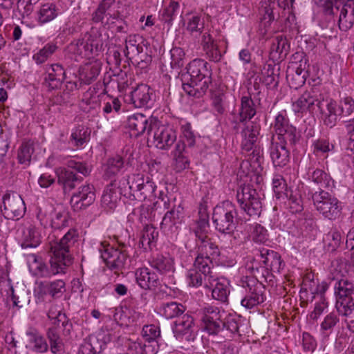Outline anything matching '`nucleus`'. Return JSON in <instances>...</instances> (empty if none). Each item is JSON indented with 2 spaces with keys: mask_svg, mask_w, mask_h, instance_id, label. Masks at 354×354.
Returning <instances> with one entry per match:
<instances>
[{
  "mask_svg": "<svg viewBox=\"0 0 354 354\" xmlns=\"http://www.w3.org/2000/svg\"><path fill=\"white\" fill-rule=\"evenodd\" d=\"M187 72L181 75L182 86L189 96L203 97L212 84V71L209 64L202 59H195L186 67Z\"/></svg>",
  "mask_w": 354,
  "mask_h": 354,
  "instance_id": "f257e3e1",
  "label": "nucleus"
},
{
  "mask_svg": "<svg viewBox=\"0 0 354 354\" xmlns=\"http://www.w3.org/2000/svg\"><path fill=\"white\" fill-rule=\"evenodd\" d=\"M66 165L67 167H60L55 170L58 184L62 187L64 193L70 192L82 181V177L77 173L87 176L91 172V169L86 163L73 159L68 160Z\"/></svg>",
  "mask_w": 354,
  "mask_h": 354,
  "instance_id": "f03ea898",
  "label": "nucleus"
},
{
  "mask_svg": "<svg viewBox=\"0 0 354 354\" xmlns=\"http://www.w3.org/2000/svg\"><path fill=\"white\" fill-rule=\"evenodd\" d=\"M196 143V136L191 124L187 123L182 126V136L177 140L174 149L171 151L174 169L180 172L189 167V160L187 157V148L193 147Z\"/></svg>",
  "mask_w": 354,
  "mask_h": 354,
  "instance_id": "7ed1b4c3",
  "label": "nucleus"
},
{
  "mask_svg": "<svg viewBox=\"0 0 354 354\" xmlns=\"http://www.w3.org/2000/svg\"><path fill=\"white\" fill-rule=\"evenodd\" d=\"M236 216L235 205L230 201H225L214 208L212 220L216 230L232 236L236 228Z\"/></svg>",
  "mask_w": 354,
  "mask_h": 354,
  "instance_id": "20e7f679",
  "label": "nucleus"
},
{
  "mask_svg": "<svg viewBox=\"0 0 354 354\" xmlns=\"http://www.w3.org/2000/svg\"><path fill=\"white\" fill-rule=\"evenodd\" d=\"M37 218L44 227L50 225L54 230H62L69 225L70 213L64 207H53L50 205L44 203L37 207Z\"/></svg>",
  "mask_w": 354,
  "mask_h": 354,
  "instance_id": "39448f33",
  "label": "nucleus"
},
{
  "mask_svg": "<svg viewBox=\"0 0 354 354\" xmlns=\"http://www.w3.org/2000/svg\"><path fill=\"white\" fill-rule=\"evenodd\" d=\"M197 256L195 258L194 266L199 270H202L208 280L212 278L209 275L210 268H213V261L220 255V250L209 238L196 242Z\"/></svg>",
  "mask_w": 354,
  "mask_h": 354,
  "instance_id": "423d86ee",
  "label": "nucleus"
},
{
  "mask_svg": "<svg viewBox=\"0 0 354 354\" xmlns=\"http://www.w3.org/2000/svg\"><path fill=\"white\" fill-rule=\"evenodd\" d=\"M148 135L153 138L155 146L161 150L169 149L177 142V131L173 126L153 118H150Z\"/></svg>",
  "mask_w": 354,
  "mask_h": 354,
  "instance_id": "0eeeda50",
  "label": "nucleus"
},
{
  "mask_svg": "<svg viewBox=\"0 0 354 354\" xmlns=\"http://www.w3.org/2000/svg\"><path fill=\"white\" fill-rule=\"evenodd\" d=\"M311 198L316 209L328 220L337 218L342 211L339 201L327 191H311Z\"/></svg>",
  "mask_w": 354,
  "mask_h": 354,
  "instance_id": "6e6552de",
  "label": "nucleus"
},
{
  "mask_svg": "<svg viewBox=\"0 0 354 354\" xmlns=\"http://www.w3.org/2000/svg\"><path fill=\"white\" fill-rule=\"evenodd\" d=\"M261 126L254 122L248 123L245 127L241 131L243 138L242 149L249 152V158L251 162L260 163L263 158V150L257 144L260 134Z\"/></svg>",
  "mask_w": 354,
  "mask_h": 354,
  "instance_id": "1a4fd4ad",
  "label": "nucleus"
},
{
  "mask_svg": "<svg viewBox=\"0 0 354 354\" xmlns=\"http://www.w3.org/2000/svg\"><path fill=\"white\" fill-rule=\"evenodd\" d=\"M78 233L74 228L70 229L59 241L49 239V253H53L62 261V265L68 267L73 263L69 249L77 241Z\"/></svg>",
  "mask_w": 354,
  "mask_h": 354,
  "instance_id": "9d476101",
  "label": "nucleus"
},
{
  "mask_svg": "<svg viewBox=\"0 0 354 354\" xmlns=\"http://www.w3.org/2000/svg\"><path fill=\"white\" fill-rule=\"evenodd\" d=\"M50 268L35 254L28 255L29 270L32 275L38 277H50L59 273H65L67 268L62 265V261L53 253H50Z\"/></svg>",
  "mask_w": 354,
  "mask_h": 354,
  "instance_id": "9b49d317",
  "label": "nucleus"
},
{
  "mask_svg": "<svg viewBox=\"0 0 354 354\" xmlns=\"http://www.w3.org/2000/svg\"><path fill=\"white\" fill-rule=\"evenodd\" d=\"M119 248H115L109 245L100 243L98 250L101 257L106 263L107 267L113 270H122L129 257L128 248L130 247L124 243L119 242Z\"/></svg>",
  "mask_w": 354,
  "mask_h": 354,
  "instance_id": "f8f14e48",
  "label": "nucleus"
},
{
  "mask_svg": "<svg viewBox=\"0 0 354 354\" xmlns=\"http://www.w3.org/2000/svg\"><path fill=\"white\" fill-rule=\"evenodd\" d=\"M236 198L240 207L250 216H259L262 203L259 194L250 185L240 187L236 192Z\"/></svg>",
  "mask_w": 354,
  "mask_h": 354,
  "instance_id": "ddd939ff",
  "label": "nucleus"
},
{
  "mask_svg": "<svg viewBox=\"0 0 354 354\" xmlns=\"http://www.w3.org/2000/svg\"><path fill=\"white\" fill-rule=\"evenodd\" d=\"M241 286L245 289V295L241 299V304L247 309L263 304L266 299V287L262 281L255 279H242Z\"/></svg>",
  "mask_w": 354,
  "mask_h": 354,
  "instance_id": "4468645a",
  "label": "nucleus"
},
{
  "mask_svg": "<svg viewBox=\"0 0 354 354\" xmlns=\"http://www.w3.org/2000/svg\"><path fill=\"white\" fill-rule=\"evenodd\" d=\"M97 32L91 31L86 33L82 39L71 42L68 46L69 51L81 57H90L94 53L100 50L102 42Z\"/></svg>",
  "mask_w": 354,
  "mask_h": 354,
  "instance_id": "2eb2a0df",
  "label": "nucleus"
},
{
  "mask_svg": "<svg viewBox=\"0 0 354 354\" xmlns=\"http://www.w3.org/2000/svg\"><path fill=\"white\" fill-rule=\"evenodd\" d=\"M132 185L134 189L132 201H150L156 196V185L149 177H145L142 174L132 175Z\"/></svg>",
  "mask_w": 354,
  "mask_h": 354,
  "instance_id": "dca6fc26",
  "label": "nucleus"
},
{
  "mask_svg": "<svg viewBox=\"0 0 354 354\" xmlns=\"http://www.w3.org/2000/svg\"><path fill=\"white\" fill-rule=\"evenodd\" d=\"M201 321L205 331L209 335H218L223 330V312L216 306L207 305L201 309Z\"/></svg>",
  "mask_w": 354,
  "mask_h": 354,
  "instance_id": "f3484780",
  "label": "nucleus"
},
{
  "mask_svg": "<svg viewBox=\"0 0 354 354\" xmlns=\"http://www.w3.org/2000/svg\"><path fill=\"white\" fill-rule=\"evenodd\" d=\"M324 95L317 87H313L305 91L293 104L292 108L295 113L317 111Z\"/></svg>",
  "mask_w": 354,
  "mask_h": 354,
  "instance_id": "a211bd4d",
  "label": "nucleus"
},
{
  "mask_svg": "<svg viewBox=\"0 0 354 354\" xmlns=\"http://www.w3.org/2000/svg\"><path fill=\"white\" fill-rule=\"evenodd\" d=\"M3 209L1 210L7 219L19 220L25 214L26 206L20 195L17 193H6L2 198Z\"/></svg>",
  "mask_w": 354,
  "mask_h": 354,
  "instance_id": "6ab92c4d",
  "label": "nucleus"
},
{
  "mask_svg": "<svg viewBox=\"0 0 354 354\" xmlns=\"http://www.w3.org/2000/svg\"><path fill=\"white\" fill-rule=\"evenodd\" d=\"M66 283L63 280L43 281L37 283L34 289L36 301H42L46 295L52 298H59L65 292Z\"/></svg>",
  "mask_w": 354,
  "mask_h": 354,
  "instance_id": "aec40b11",
  "label": "nucleus"
},
{
  "mask_svg": "<svg viewBox=\"0 0 354 354\" xmlns=\"http://www.w3.org/2000/svg\"><path fill=\"white\" fill-rule=\"evenodd\" d=\"M183 217V207L180 205L177 207L174 205L171 209L165 214L160 223L161 230L167 236L176 234Z\"/></svg>",
  "mask_w": 354,
  "mask_h": 354,
  "instance_id": "412c9836",
  "label": "nucleus"
},
{
  "mask_svg": "<svg viewBox=\"0 0 354 354\" xmlns=\"http://www.w3.org/2000/svg\"><path fill=\"white\" fill-rule=\"evenodd\" d=\"M131 100L136 108L151 109L156 102L154 90L147 84H139L131 91Z\"/></svg>",
  "mask_w": 354,
  "mask_h": 354,
  "instance_id": "4be33fe9",
  "label": "nucleus"
},
{
  "mask_svg": "<svg viewBox=\"0 0 354 354\" xmlns=\"http://www.w3.org/2000/svg\"><path fill=\"white\" fill-rule=\"evenodd\" d=\"M317 111L322 114L324 124L330 128L335 126L338 117L342 115L337 102L330 98L325 97V96L321 101Z\"/></svg>",
  "mask_w": 354,
  "mask_h": 354,
  "instance_id": "5701e85b",
  "label": "nucleus"
},
{
  "mask_svg": "<svg viewBox=\"0 0 354 354\" xmlns=\"http://www.w3.org/2000/svg\"><path fill=\"white\" fill-rule=\"evenodd\" d=\"M66 79V72L59 64H53L46 67L43 84L48 90L59 88Z\"/></svg>",
  "mask_w": 354,
  "mask_h": 354,
  "instance_id": "b1692460",
  "label": "nucleus"
},
{
  "mask_svg": "<svg viewBox=\"0 0 354 354\" xmlns=\"http://www.w3.org/2000/svg\"><path fill=\"white\" fill-rule=\"evenodd\" d=\"M95 199L94 187L91 185H82L71 198V205L75 209H81L91 205Z\"/></svg>",
  "mask_w": 354,
  "mask_h": 354,
  "instance_id": "393cba45",
  "label": "nucleus"
},
{
  "mask_svg": "<svg viewBox=\"0 0 354 354\" xmlns=\"http://www.w3.org/2000/svg\"><path fill=\"white\" fill-rule=\"evenodd\" d=\"M262 82L268 88L275 89L279 83L280 67L272 59L266 62L261 70Z\"/></svg>",
  "mask_w": 354,
  "mask_h": 354,
  "instance_id": "a878e982",
  "label": "nucleus"
},
{
  "mask_svg": "<svg viewBox=\"0 0 354 354\" xmlns=\"http://www.w3.org/2000/svg\"><path fill=\"white\" fill-rule=\"evenodd\" d=\"M339 6L338 24L339 29L346 31L351 28L354 24V1L348 0L345 3L342 0Z\"/></svg>",
  "mask_w": 354,
  "mask_h": 354,
  "instance_id": "bb28decb",
  "label": "nucleus"
},
{
  "mask_svg": "<svg viewBox=\"0 0 354 354\" xmlns=\"http://www.w3.org/2000/svg\"><path fill=\"white\" fill-rule=\"evenodd\" d=\"M290 44L286 37L281 35L274 37L272 40L270 50V59L272 61L284 59L289 53Z\"/></svg>",
  "mask_w": 354,
  "mask_h": 354,
  "instance_id": "cd10ccee",
  "label": "nucleus"
},
{
  "mask_svg": "<svg viewBox=\"0 0 354 354\" xmlns=\"http://www.w3.org/2000/svg\"><path fill=\"white\" fill-rule=\"evenodd\" d=\"M274 135L272 138L270 155L274 167H284L290 160V152L286 145L274 142Z\"/></svg>",
  "mask_w": 354,
  "mask_h": 354,
  "instance_id": "c85d7f7f",
  "label": "nucleus"
},
{
  "mask_svg": "<svg viewBox=\"0 0 354 354\" xmlns=\"http://www.w3.org/2000/svg\"><path fill=\"white\" fill-rule=\"evenodd\" d=\"M135 277L138 286L145 290L155 289L160 285L157 274L151 272L148 268H138L135 272Z\"/></svg>",
  "mask_w": 354,
  "mask_h": 354,
  "instance_id": "c756f323",
  "label": "nucleus"
},
{
  "mask_svg": "<svg viewBox=\"0 0 354 354\" xmlns=\"http://www.w3.org/2000/svg\"><path fill=\"white\" fill-rule=\"evenodd\" d=\"M150 119L142 113H136L129 116L127 127L130 131L131 136L138 137L146 131H148Z\"/></svg>",
  "mask_w": 354,
  "mask_h": 354,
  "instance_id": "7c9ffc66",
  "label": "nucleus"
},
{
  "mask_svg": "<svg viewBox=\"0 0 354 354\" xmlns=\"http://www.w3.org/2000/svg\"><path fill=\"white\" fill-rule=\"evenodd\" d=\"M127 150L125 153L124 151L122 155H116L107 160L105 174L107 176L111 177L118 174L125 165L131 164V158L132 153Z\"/></svg>",
  "mask_w": 354,
  "mask_h": 354,
  "instance_id": "2f4dec72",
  "label": "nucleus"
},
{
  "mask_svg": "<svg viewBox=\"0 0 354 354\" xmlns=\"http://www.w3.org/2000/svg\"><path fill=\"white\" fill-rule=\"evenodd\" d=\"M210 276L212 277L209 280L205 278V274L202 270H199L195 267L194 269H190L187 271L186 274L187 283L189 286L199 287L204 284L206 288H211L213 286V283L216 281V276L213 274L212 268H210Z\"/></svg>",
  "mask_w": 354,
  "mask_h": 354,
  "instance_id": "473e14b6",
  "label": "nucleus"
},
{
  "mask_svg": "<svg viewBox=\"0 0 354 354\" xmlns=\"http://www.w3.org/2000/svg\"><path fill=\"white\" fill-rule=\"evenodd\" d=\"M258 252L263 264L268 267L270 272H279L283 261L278 252L263 247L259 248Z\"/></svg>",
  "mask_w": 354,
  "mask_h": 354,
  "instance_id": "72a5a7b5",
  "label": "nucleus"
},
{
  "mask_svg": "<svg viewBox=\"0 0 354 354\" xmlns=\"http://www.w3.org/2000/svg\"><path fill=\"white\" fill-rule=\"evenodd\" d=\"M307 75V68L296 64H290L286 71L287 81L289 86L294 89H298L305 84Z\"/></svg>",
  "mask_w": 354,
  "mask_h": 354,
  "instance_id": "f704fd0d",
  "label": "nucleus"
},
{
  "mask_svg": "<svg viewBox=\"0 0 354 354\" xmlns=\"http://www.w3.org/2000/svg\"><path fill=\"white\" fill-rule=\"evenodd\" d=\"M151 268L156 270L161 274H167L174 272V260L168 256L161 254L153 255L149 260Z\"/></svg>",
  "mask_w": 354,
  "mask_h": 354,
  "instance_id": "c9c22d12",
  "label": "nucleus"
},
{
  "mask_svg": "<svg viewBox=\"0 0 354 354\" xmlns=\"http://www.w3.org/2000/svg\"><path fill=\"white\" fill-rule=\"evenodd\" d=\"M194 319L188 314H183V316L176 319L172 326V330L176 338L191 334L194 331Z\"/></svg>",
  "mask_w": 354,
  "mask_h": 354,
  "instance_id": "e433bc0d",
  "label": "nucleus"
},
{
  "mask_svg": "<svg viewBox=\"0 0 354 354\" xmlns=\"http://www.w3.org/2000/svg\"><path fill=\"white\" fill-rule=\"evenodd\" d=\"M308 176L310 182L318 187L317 191H325L324 189L330 190L334 187V180L322 169H316L312 172L309 171Z\"/></svg>",
  "mask_w": 354,
  "mask_h": 354,
  "instance_id": "4c0bfd02",
  "label": "nucleus"
},
{
  "mask_svg": "<svg viewBox=\"0 0 354 354\" xmlns=\"http://www.w3.org/2000/svg\"><path fill=\"white\" fill-rule=\"evenodd\" d=\"M101 70V64L95 61L86 63L79 69V79L84 84H90L95 81Z\"/></svg>",
  "mask_w": 354,
  "mask_h": 354,
  "instance_id": "58836bf2",
  "label": "nucleus"
},
{
  "mask_svg": "<svg viewBox=\"0 0 354 354\" xmlns=\"http://www.w3.org/2000/svg\"><path fill=\"white\" fill-rule=\"evenodd\" d=\"M119 200L118 190L113 183H110L106 186L102 196V207L106 211H113L117 207Z\"/></svg>",
  "mask_w": 354,
  "mask_h": 354,
  "instance_id": "ea45409f",
  "label": "nucleus"
},
{
  "mask_svg": "<svg viewBox=\"0 0 354 354\" xmlns=\"http://www.w3.org/2000/svg\"><path fill=\"white\" fill-rule=\"evenodd\" d=\"M257 114L255 104L249 95L242 96L239 110V116L241 122H252L251 120ZM254 122L259 124L257 122Z\"/></svg>",
  "mask_w": 354,
  "mask_h": 354,
  "instance_id": "a19ab883",
  "label": "nucleus"
},
{
  "mask_svg": "<svg viewBox=\"0 0 354 354\" xmlns=\"http://www.w3.org/2000/svg\"><path fill=\"white\" fill-rule=\"evenodd\" d=\"M59 13V9L53 3H46L41 6L37 12V21L44 25L55 19Z\"/></svg>",
  "mask_w": 354,
  "mask_h": 354,
  "instance_id": "79ce46f5",
  "label": "nucleus"
},
{
  "mask_svg": "<svg viewBox=\"0 0 354 354\" xmlns=\"http://www.w3.org/2000/svg\"><path fill=\"white\" fill-rule=\"evenodd\" d=\"M41 243V236L37 229L29 226L23 230L21 246L24 249L35 248Z\"/></svg>",
  "mask_w": 354,
  "mask_h": 354,
  "instance_id": "37998d69",
  "label": "nucleus"
},
{
  "mask_svg": "<svg viewBox=\"0 0 354 354\" xmlns=\"http://www.w3.org/2000/svg\"><path fill=\"white\" fill-rule=\"evenodd\" d=\"M212 290V296L214 299L221 302H227L230 294L229 283L224 279H218L216 277V281L213 283V286L209 288Z\"/></svg>",
  "mask_w": 354,
  "mask_h": 354,
  "instance_id": "c03bdc74",
  "label": "nucleus"
},
{
  "mask_svg": "<svg viewBox=\"0 0 354 354\" xmlns=\"http://www.w3.org/2000/svg\"><path fill=\"white\" fill-rule=\"evenodd\" d=\"M186 307L180 303L171 301L162 304L159 308L160 314L167 319L178 317L183 315Z\"/></svg>",
  "mask_w": 354,
  "mask_h": 354,
  "instance_id": "a18cd8bd",
  "label": "nucleus"
},
{
  "mask_svg": "<svg viewBox=\"0 0 354 354\" xmlns=\"http://www.w3.org/2000/svg\"><path fill=\"white\" fill-rule=\"evenodd\" d=\"M248 270L250 271L252 277H245L243 279H255L258 281L267 282L268 280L271 281L270 278L272 277L271 272L268 268L263 266H260L259 263L254 261L248 265Z\"/></svg>",
  "mask_w": 354,
  "mask_h": 354,
  "instance_id": "49530a36",
  "label": "nucleus"
},
{
  "mask_svg": "<svg viewBox=\"0 0 354 354\" xmlns=\"http://www.w3.org/2000/svg\"><path fill=\"white\" fill-rule=\"evenodd\" d=\"M278 4L276 0H261V6L259 12L262 17V20L265 21L266 26L270 25L274 20V12Z\"/></svg>",
  "mask_w": 354,
  "mask_h": 354,
  "instance_id": "de8ad7c7",
  "label": "nucleus"
},
{
  "mask_svg": "<svg viewBox=\"0 0 354 354\" xmlns=\"http://www.w3.org/2000/svg\"><path fill=\"white\" fill-rule=\"evenodd\" d=\"M142 37L139 35H129L125 39V48L124 53L125 57L129 59L132 55L138 52L142 51Z\"/></svg>",
  "mask_w": 354,
  "mask_h": 354,
  "instance_id": "09e8293b",
  "label": "nucleus"
},
{
  "mask_svg": "<svg viewBox=\"0 0 354 354\" xmlns=\"http://www.w3.org/2000/svg\"><path fill=\"white\" fill-rule=\"evenodd\" d=\"M336 299L354 295V284L347 279H340L334 285Z\"/></svg>",
  "mask_w": 354,
  "mask_h": 354,
  "instance_id": "8fccbe9b",
  "label": "nucleus"
},
{
  "mask_svg": "<svg viewBox=\"0 0 354 354\" xmlns=\"http://www.w3.org/2000/svg\"><path fill=\"white\" fill-rule=\"evenodd\" d=\"M90 134L91 131L88 127L78 126L73 131L70 142L76 147H82L89 140Z\"/></svg>",
  "mask_w": 354,
  "mask_h": 354,
  "instance_id": "3c124183",
  "label": "nucleus"
},
{
  "mask_svg": "<svg viewBox=\"0 0 354 354\" xmlns=\"http://www.w3.org/2000/svg\"><path fill=\"white\" fill-rule=\"evenodd\" d=\"M328 252H335L342 243V233L337 228H332L324 239Z\"/></svg>",
  "mask_w": 354,
  "mask_h": 354,
  "instance_id": "603ef678",
  "label": "nucleus"
},
{
  "mask_svg": "<svg viewBox=\"0 0 354 354\" xmlns=\"http://www.w3.org/2000/svg\"><path fill=\"white\" fill-rule=\"evenodd\" d=\"M158 232L156 229L152 225H146L142 232L140 245H141L142 248L145 250H147V248H151L158 239Z\"/></svg>",
  "mask_w": 354,
  "mask_h": 354,
  "instance_id": "864d4df0",
  "label": "nucleus"
},
{
  "mask_svg": "<svg viewBox=\"0 0 354 354\" xmlns=\"http://www.w3.org/2000/svg\"><path fill=\"white\" fill-rule=\"evenodd\" d=\"M26 335L29 337L30 342L34 344V350L39 353H44L48 351V344L43 336L37 330L30 328L26 331Z\"/></svg>",
  "mask_w": 354,
  "mask_h": 354,
  "instance_id": "5fc2aeb1",
  "label": "nucleus"
},
{
  "mask_svg": "<svg viewBox=\"0 0 354 354\" xmlns=\"http://www.w3.org/2000/svg\"><path fill=\"white\" fill-rule=\"evenodd\" d=\"M34 151L35 149L32 142H23L19 147L17 151V160L19 163L26 166L29 165Z\"/></svg>",
  "mask_w": 354,
  "mask_h": 354,
  "instance_id": "6e6d98bb",
  "label": "nucleus"
},
{
  "mask_svg": "<svg viewBox=\"0 0 354 354\" xmlns=\"http://www.w3.org/2000/svg\"><path fill=\"white\" fill-rule=\"evenodd\" d=\"M335 308L339 315L348 317L354 313V295L337 299Z\"/></svg>",
  "mask_w": 354,
  "mask_h": 354,
  "instance_id": "4d7b16f0",
  "label": "nucleus"
},
{
  "mask_svg": "<svg viewBox=\"0 0 354 354\" xmlns=\"http://www.w3.org/2000/svg\"><path fill=\"white\" fill-rule=\"evenodd\" d=\"M47 337L50 343V351L54 354H59L64 351V344L58 331L55 328H48Z\"/></svg>",
  "mask_w": 354,
  "mask_h": 354,
  "instance_id": "13d9d810",
  "label": "nucleus"
},
{
  "mask_svg": "<svg viewBox=\"0 0 354 354\" xmlns=\"http://www.w3.org/2000/svg\"><path fill=\"white\" fill-rule=\"evenodd\" d=\"M58 47L55 42L47 43L42 48L32 56L33 60L37 64L44 63L57 50Z\"/></svg>",
  "mask_w": 354,
  "mask_h": 354,
  "instance_id": "bf43d9fd",
  "label": "nucleus"
},
{
  "mask_svg": "<svg viewBox=\"0 0 354 354\" xmlns=\"http://www.w3.org/2000/svg\"><path fill=\"white\" fill-rule=\"evenodd\" d=\"M50 319H54V324L59 325L62 322V326L64 328V332L69 334L72 328V324L66 320L65 314H62L56 306H52L47 313Z\"/></svg>",
  "mask_w": 354,
  "mask_h": 354,
  "instance_id": "052dcab7",
  "label": "nucleus"
},
{
  "mask_svg": "<svg viewBox=\"0 0 354 354\" xmlns=\"http://www.w3.org/2000/svg\"><path fill=\"white\" fill-rule=\"evenodd\" d=\"M277 137V140L279 141V143L293 145L296 143L299 138L297 129L294 126H290L288 128L284 129L281 133L275 134Z\"/></svg>",
  "mask_w": 354,
  "mask_h": 354,
  "instance_id": "680f3d73",
  "label": "nucleus"
},
{
  "mask_svg": "<svg viewBox=\"0 0 354 354\" xmlns=\"http://www.w3.org/2000/svg\"><path fill=\"white\" fill-rule=\"evenodd\" d=\"M180 8L179 3L177 1H171L169 4L163 9L160 14V20L165 24H167L169 27L172 26L173 21L178 14V10Z\"/></svg>",
  "mask_w": 354,
  "mask_h": 354,
  "instance_id": "e2e57ef3",
  "label": "nucleus"
},
{
  "mask_svg": "<svg viewBox=\"0 0 354 354\" xmlns=\"http://www.w3.org/2000/svg\"><path fill=\"white\" fill-rule=\"evenodd\" d=\"M339 323L338 315L334 313L328 314L320 324V330L324 335L330 334L335 326Z\"/></svg>",
  "mask_w": 354,
  "mask_h": 354,
  "instance_id": "0e129e2a",
  "label": "nucleus"
},
{
  "mask_svg": "<svg viewBox=\"0 0 354 354\" xmlns=\"http://www.w3.org/2000/svg\"><path fill=\"white\" fill-rule=\"evenodd\" d=\"M241 319L228 317L226 320L223 321V330L225 332V337L230 338L233 335H239Z\"/></svg>",
  "mask_w": 354,
  "mask_h": 354,
  "instance_id": "69168bd1",
  "label": "nucleus"
},
{
  "mask_svg": "<svg viewBox=\"0 0 354 354\" xmlns=\"http://www.w3.org/2000/svg\"><path fill=\"white\" fill-rule=\"evenodd\" d=\"M116 189L118 190L119 195H123L125 198L132 201L134 192L132 176L122 178L119 182L118 187Z\"/></svg>",
  "mask_w": 354,
  "mask_h": 354,
  "instance_id": "338daca9",
  "label": "nucleus"
},
{
  "mask_svg": "<svg viewBox=\"0 0 354 354\" xmlns=\"http://www.w3.org/2000/svg\"><path fill=\"white\" fill-rule=\"evenodd\" d=\"M142 336L145 342H158L161 337L160 328L155 324L145 325L142 330Z\"/></svg>",
  "mask_w": 354,
  "mask_h": 354,
  "instance_id": "774afa93",
  "label": "nucleus"
}]
</instances>
